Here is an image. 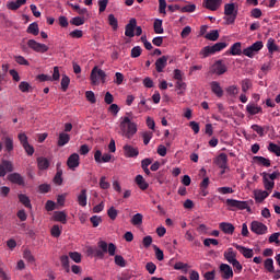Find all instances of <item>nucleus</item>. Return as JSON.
Instances as JSON below:
<instances>
[{"instance_id":"obj_36","label":"nucleus","mask_w":280,"mask_h":280,"mask_svg":"<svg viewBox=\"0 0 280 280\" xmlns=\"http://www.w3.org/2000/svg\"><path fill=\"white\" fill-rule=\"evenodd\" d=\"M27 34H33V36H38L40 30L38 28V23L33 22L28 25L26 30Z\"/></svg>"},{"instance_id":"obj_42","label":"nucleus","mask_w":280,"mask_h":280,"mask_svg":"<svg viewBox=\"0 0 280 280\" xmlns=\"http://www.w3.org/2000/svg\"><path fill=\"white\" fill-rule=\"evenodd\" d=\"M175 89H177V91H179L177 93L178 95H183V93H185V91L187 90V83H185L183 80L176 81Z\"/></svg>"},{"instance_id":"obj_56","label":"nucleus","mask_w":280,"mask_h":280,"mask_svg":"<svg viewBox=\"0 0 280 280\" xmlns=\"http://www.w3.org/2000/svg\"><path fill=\"white\" fill-rule=\"evenodd\" d=\"M90 222H92L94 229H97L102 224V217L93 215L90 218Z\"/></svg>"},{"instance_id":"obj_7","label":"nucleus","mask_w":280,"mask_h":280,"mask_svg":"<svg viewBox=\"0 0 280 280\" xmlns=\"http://www.w3.org/2000/svg\"><path fill=\"white\" fill-rule=\"evenodd\" d=\"M8 172H14V164L9 160H2L0 163V178H3Z\"/></svg>"},{"instance_id":"obj_10","label":"nucleus","mask_w":280,"mask_h":280,"mask_svg":"<svg viewBox=\"0 0 280 280\" xmlns=\"http://www.w3.org/2000/svg\"><path fill=\"white\" fill-rule=\"evenodd\" d=\"M218 167L223 170L221 174H224V170H229V156L226 153H220L215 161Z\"/></svg>"},{"instance_id":"obj_17","label":"nucleus","mask_w":280,"mask_h":280,"mask_svg":"<svg viewBox=\"0 0 280 280\" xmlns=\"http://www.w3.org/2000/svg\"><path fill=\"white\" fill-rule=\"evenodd\" d=\"M223 257L229 264H233L237 261V252H235L233 247H230L224 252Z\"/></svg>"},{"instance_id":"obj_34","label":"nucleus","mask_w":280,"mask_h":280,"mask_svg":"<svg viewBox=\"0 0 280 280\" xmlns=\"http://www.w3.org/2000/svg\"><path fill=\"white\" fill-rule=\"evenodd\" d=\"M267 49L269 54H273L275 51H279V46L275 43V38L270 37L267 40Z\"/></svg>"},{"instance_id":"obj_15","label":"nucleus","mask_w":280,"mask_h":280,"mask_svg":"<svg viewBox=\"0 0 280 280\" xmlns=\"http://www.w3.org/2000/svg\"><path fill=\"white\" fill-rule=\"evenodd\" d=\"M122 150H124L125 156L127 159H135V156H139V149H137L132 145L125 144Z\"/></svg>"},{"instance_id":"obj_59","label":"nucleus","mask_w":280,"mask_h":280,"mask_svg":"<svg viewBox=\"0 0 280 280\" xmlns=\"http://www.w3.org/2000/svg\"><path fill=\"white\" fill-rule=\"evenodd\" d=\"M50 233L52 237H58L59 235H62V230H60L59 225H54L50 230Z\"/></svg>"},{"instance_id":"obj_9","label":"nucleus","mask_w":280,"mask_h":280,"mask_svg":"<svg viewBox=\"0 0 280 280\" xmlns=\"http://www.w3.org/2000/svg\"><path fill=\"white\" fill-rule=\"evenodd\" d=\"M261 49H264V42L258 40L246 48V56L248 58H253V56H255V54H257L258 51H261Z\"/></svg>"},{"instance_id":"obj_18","label":"nucleus","mask_w":280,"mask_h":280,"mask_svg":"<svg viewBox=\"0 0 280 280\" xmlns=\"http://www.w3.org/2000/svg\"><path fill=\"white\" fill-rule=\"evenodd\" d=\"M270 196V191L256 189L254 190V198L256 202H264L266 198Z\"/></svg>"},{"instance_id":"obj_63","label":"nucleus","mask_w":280,"mask_h":280,"mask_svg":"<svg viewBox=\"0 0 280 280\" xmlns=\"http://www.w3.org/2000/svg\"><path fill=\"white\" fill-rule=\"evenodd\" d=\"M141 51L142 49L140 48V46H135L131 49V58H139V56H141Z\"/></svg>"},{"instance_id":"obj_4","label":"nucleus","mask_w":280,"mask_h":280,"mask_svg":"<svg viewBox=\"0 0 280 280\" xmlns=\"http://www.w3.org/2000/svg\"><path fill=\"white\" fill-rule=\"evenodd\" d=\"M27 46L30 49H33V51H36L37 54H45L49 51V47L45 44H40L34 39H28Z\"/></svg>"},{"instance_id":"obj_43","label":"nucleus","mask_w":280,"mask_h":280,"mask_svg":"<svg viewBox=\"0 0 280 280\" xmlns=\"http://www.w3.org/2000/svg\"><path fill=\"white\" fill-rule=\"evenodd\" d=\"M153 30L155 34H163V21L162 20H155L153 24Z\"/></svg>"},{"instance_id":"obj_1","label":"nucleus","mask_w":280,"mask_h":280,"mask_svg":"<svg viewBox=\"0 0 280 280\" xmlns=\"http://www.w3.org/2000/svg\"><path fill=\"white\" fill-rule=\"evenodd\" d=\"M127 116L120 118V135L126 139H131L137 135V124L132 122L130 116H132V112L126 113Z\"/></svg>"},{"instance_id":"obj_41","label":"nucleus","mask_w":280,"mask_h":280,"mask_svg":"<svg viewBox=\"0 0 280 280\" xmlns=\"http://www.w3.org/2000/svg\"><path fill=\"white\" fill-rule=\"evenodd\" d=\"M131 224L133 226H140V224H143V214L137 213L131 218Z\"/></svg>"},{"instance_id":"obj_60","label":"nucleus","mask_w":280,"mask_h":280,"mask_svg":"<svg viewBox=\"0 0 280 280\" xmlns=\"http://www.w3.org/2000/svg\"><path fill=\"white\" fill-rule=\"evenodd\" d=\"M226 93L229 95H231L232 97H235V95H237V93H240V89H237V86H235V85H232L226 89Z\"/></svg>"},{"instance_id":"obj_55","label":"nucleus","mask_w":280,"mask_h":280,"mask_svg":"<svg viewBox=\"0 0 280 280\" xmlns=\"http://www.w3.org/2000/svg\"><path fill=\"white\" fill-rule=\"evenodd\" d=\"M85 97L91 104H95V102H97V100L95 98V93L93 91H86Z\"/></svg>"},{"instance_id":"obj_49","label":"nucleus","mask_w":280,"mask_h":280,"mask_svg":"<svg viewBox=\"0 0 280 280\" xmlns=\"http://www.w3.org/2000/svg\"><path fill=\"white\" fill-rule=\"evenodd\" d=\"M114 261L116 266H119L120 268H126V259H124V256L116 255Z\"/></svg>"},{"instance_id":"obj_13","label":"nucleus","mask_w":280,"mask_h":280,"mask_svg":"<svg viewBox=\"0 0 280 280\" xmlns=\"http://www.w3.org/2000/svg\"><path fill=\"white\" fill-rule=\"evenodd\" d=\"M110 159H113V155H110L109 153H104L102 155V152L100 150L94 153V160L96 163H110Z\"/></svg>"},{"instance_id":"obj_20","label":"nucleus","mask_w":280,"mask_h":280,"mask_svg":"<svg viewBox=\"0 0 280 280\" xmlns=\"http://www.w3.org/2000/svg\"><path fill=\"white\" fill-rule=\"evenodd\" d=\"M228 207H231L232 209H246V201H238L235 199H226Z\"/></svg>"},{"instance_id":"obj_51","label":"nucleus","mask_w":280,"mask_h":280,"mask_svg":"<svg viewBox=\"0 0 280 280\" xmlns=\"http://www.w3.org/2000/svg\"><path fill=\"white\" fill-rule=\"evenodd\" d=\"M268 150L270 152H272L273 154H276V156H280V147L279 144H275V143H269L268 145Z\"/></svg>"},{"instance_id":"obj_21","label":"nucleus","mask_w":280,"mask_h":280,"mask_svg":"<svg viewBox=\"0 0 280 280\" xmlns=\"http://www.w3.org/2000/svg\"><path fill=\"white\" fill-rule=\"evenodd\" d=\"M210 89L212 93L218 97H222L224 95V90H222V86H220V83L218 81H212L210 83Z\"/></svg>"},{"instance_id":"obj_61","label":"nucleus","mask_w":280,"mask_h":280,"mask_svg":"<svg viewBox=\"0 0 280 280\" xmlns=\"http://www.w3.org/2000/svg\"><path fill=\"white\" fill-rule=\"evenodd\" d=\"M280 233L276 232L269 236V244H280L279 243Z\"/></svg>"},{"instance_id":"obj_62","label":"nucleus","mask_w":280,"mask_h":280,"mask_svg":"<svg viewBox=\"0 0 280 280\" xmlns=\"http://www.w3.org/2000/svg\"><path fill=\"white\" fill-rule=\"evenodd\" d=\"M100 187H101V189H109L110 188V183L106 182V176L101 177Z\"/></svg>"},{"instance_id":"obj_47","label":"nucleus","mask_w":280,"mask_h":280,"mask_svg":"<svg viewBox=\"0 0 280 280\" xmlns=\"http://www.w3.org/2000/svg\"><path fill=\"white\" fill-rule=\"evenodd\" d=\"M68 5L72 8L74 12H78L80 15H84L88 12L86 8L81 9L80 4L68 3Z\"/></svg>"},{"instance_id":"obj_37","label":"nucleus","mask_w":280,"mask_h":280,"mask_svg":"<svg viewBox=\"0 0 280 280\" xmlns=\"http://www.w3.org/2000/svg\"><path fill=\"white\" fill-rule=\"evenodd\" d=\"M205 38L207 40L215 42L218 40V38H220V32L218 30H212L205 35Z\"/></svg>"},{"instance_id":"obj_24","label":"nucleus","mask_w":280,"mask_h":280,"mask_svg":"<svg viewBox=\"0 0 280 280\" xmlns=\"http://www.w3.org/2000/svg\"><path fill=\"white\" fill-rule=\"evenodd\" d=\"M49 165H51V162L45 156L37 158V167L40 171L49 170Z\"/></svg>"},{"instance_id":"obj_23","label":"nucleus","mask_w":280,"mask_h":280,"mask_svg":"<svg viewBox=\"0 0 280 280\" xmlns=\"http://www.w3.org/2000/svg\"><path fill=\"white\" fill-rule=\"evenodd\" d=\"M52 220L55 222H61V224H67V212L66 211H55L52 214Z\"/></svg>"},{"instance_id":"obj_3","label":"nucleus","mask_w":280,"mask_h":280,"mask_svg":"<svg viewBox=\"0 0 280 280\" xmlns=\"http://www.w3.org/2000/svg\"><path fill=\"white\" fill-rule=\"evenodd\" d=\"M224 21L226 25H233L235 19H237V10H235V3H228L224 5Z\"/></svg>"},{"instance_id":"obj_64","label":"nucleus","mask_w":280,"mask_h":280,"mask_svg":"<svg viewBox=\"0 0 280 280\" xmlns=\"http://www.w3.org/2000/svg\"><path fill=\"white\" fill-rule=\"evenodd\" d=\"M262 12H261V9L259 8H255L250 11V16L252 19H260Z\"/></svg>"},{"instance_id":"obj_19","label":"nucleus","mask_w":280,"mask_h":280,"mask_svg":"<svg viewBox=\"0 0 280 280\" xmlns=\"http://www.w3.org/2000/svg\"><path fill=\"white\" fill-rule=\"evenodd\" d=\"M167 67V56H162L155 61V70L158 73H163V69Z\"/></svg>"},{"instance_id":"obj_22","label":"nucleus","mask_w":280,"mask_h":280,"mask_svg":"<svg viewBox=\"0 0 280 280\" xmlns=\"http://www.w3.org/2000/svg\"><path fill=\"white\" fill-rule=\"evenodd\" d=\"M212 71L217 73V75H222L226 73V66L219 60L212 66Z\"/></svg>"},{"instance_id":"obj_33","label":"nucleus","mask_w":280,"mask_h":280,"mask_svg":"<svg viewBox=\"0 0 280 280\" xmlns=\"http://www.w3.org/2000/svg\"><path fill=\"white\" fill-rule=\"evenodd\" d=\"M200 56L202 58H209V56H213L215 54V50L213 49V46H206L200 50Z\"/></svg>"},{"instance_id":"obj_46","label":"nucleus","mask_w":280,"mask_h":280,"mask_svg":"<svg viewBox=\"0 0 280 280\" xmlns=\"http://www.w3.org/2000/svg\"><path fill=\"white\" fill-rule=\"evenodd\" d=\"M226 47H229V44L219 42L212 46V49L214 50V54H218V51H222V49H226Z\"/></svg>"},{"instance_id":"obj_12","label":"nucleus","mask_w":280,"mask_h":280,"mask_svg":"<svg viewBox=\"0 0 280 280\" xmlns=\"http://www.w3.org/2000/svg\"><path fill=\"white\" fill-rule=\"evenodd\" d=\"M220 272H221L222 279L229 280V279H232L233 277V268H231V266L226 264L220 265Z\"/></svg>"},{"instance_id":"obj_44","label":"nucleus","mask_w":280,"mask_h":280,"mask_svg":"<svg viewBox=\"0 0 280 280\" xmlns=\"http://www.w3.org/2000/svg\"><path fill=\"white\" fill-rule=\"evenodd\" d=\"M69 84H71V79H69L67 74H63L61 79V89L63 92H66L67 89H69Z\"/></svg>"},{"instance_id":"obj_14","label":"nucleus","mask_w":280,"mask_h":280,"mask_svg":"<svg viewBox=\"0 0 280 280\" xmlns=\"http://www.w3.org/2000/svg\"><path fill=\"white\" fill-rule=\"evenodd\" d=\"M222 5V0H206L203 2V8L207 10H211V12H215Z\"/></svg>"},{"instance_id":"obj_6","label":"nucleus","mask_w":280,"mask_h":280,"mask_svg":"<svg viewBox=\"0 0 280 280\" xmlns=\"http://www.w3.org/2000/svg\"><path fill=\"white\" fill-rule=\"evenodd\" d=\"M250 230L253 233H256V235H266V233H268V226L259 221H253Z\"/></svg>"},{"instance_id":"obj_25","label":"nucleus","mask_w":280,"mask_h":280,"mask_svg":"<svg viewBox=\"0 0 280 280\" xmlns=\"http://www.w3.org/2000/svg\"><path fill=\"white\" fill-rule=\"evenodd\" d=\"M69 141H71V136L69 133H66V132L59 133L58 142H57L59 148H65V145H67Z\"/></svg>"},{"instance_id":"obj_45","label":"nucleus","mask_w":280,"mask_h":280,"mask_svg":"<svg viewBox=\"0 0 280 280\" xmlns=\"http://www.w3.org/2000/svg\"><path fill=\"white\" fill-rule=\"evenodd\" d=\"M69 257L70 259H72V261H74L75 264H80V261H82V254L78 253V252H70L69 253Z\"/></svg>"},{"instance_id":"obj_57","label":"nucleus","mask_w":280,"mask_h":280,"mask_svg":"<svg viewBox=\"0 0 280 280\" xmlns=\"http://www.w3.org/2000/svg\"><path fill=\"white\" fill-rule=\"evenodd\" d=\"M18 138L22 147L27 145L30 143L27 140V135H25V132L19 133Z\"/></svg>"},{"instance_id":"obj_52","label":"nucleus","mask_w":280,"mask_h":280,"mask_svg":"<svg viewBox=\"0 0 280 280\" xmlns=\"http://www.w3.org/2000/svg\"><path fill=\"white\" fill-rule=\"evenodd\" d=\"M107 215L108 218H110L112 220H117V215H119V211H117V209H115V207H110L107 210Z\"/></svg>"},{"instance_id":"obj_31","label":"nucleus","mask_w":280,"mask_h":280,"mask_svg":"<svg viewBox=\"0 0 280 280\" xmlns=\"http://www.w3.org/2000/svg\"><path fill=\"white\" fill-rule=\"evenodd\" d=\"M77 200L80 207H86V200H88L86 189H82L80 191V194L77 197Z\"/></svg>"},{"instance_id":"obj_48","label":"nucleus","mask_w":280,"mask_h":280,"mask_svg":"<svg viewBox=\"0 0 280 280\" xmlns=\"http://www.w3.org/2000/svg\"><path fill=\"white\" fill-rule=\"evenodd\" d=\"M152 137H154V133L152 131L142 132V139H143L144 145H148V143H150V141L152 140Z\"/></svg>"},{"instance_id":"obj_38","label":"nucleus","mask_w":280,"mask_h":280,"mask_svg":"<svg viewBox=\"0 0 280 280\" xmlns=\"http://www.w3.org/2000/svg\"><path fill=\"white\" fill-rule=\"evenodd\" d=\"M264 266H265V269L267 270V272L275 273V260H272V258H267L264 261Z\"/></svg>"},{"instance_id":"obj_40","label":"nucleus","mask_w":280,"mask_h":280,"mask_svg":"<svg viewBox=\"0 0 280 280\" xmlns=\"http://www.w3.org/2000/svg\"><path fill=\"white\" fill-rule=\"evenodd\" d=\"M108 24L110 25V27H113L114 32H117L119 27V22L117 21V18H115L114 14L108 15Z\"/></svg>"},{"instance_id":"obj_58","label":"nucleus","mask_w":280,"mask_h":280,"mask_svg":"<svg viewBox=\"0 0 280 280\" xmlns=\"http://www.w3.org/2000/svg\"><path fill=\"white\" fill-rule=\"evenodd\" d=\"M88 252L91 253L92 255L94 253L95 257H98V259H103L104 257V252L102 249H93V247H90Z\"/></svg>"},{"instance_id":"obj_50","label":"nucleus","mask_w":280,"mask_h":280,"mask_svg":"<svg viewBox=\"0 0 280 280\" xmlns=\"http://www.w3.org/2000/svg\"><path fill=\"white\" fill-rule=\"evenodd\" d=\"M55 185H62V170L57 167V173L54 177Z\"/></svg>"},{"instance_id":"obj_28","label":"nucleus","mask_w":280,"mask_h":280,"mask_svg":"<svg viewBox=\"0 0 280 280\" xmlns=\"http://www.w3.org/2000/svg\"><path fill=\"white\" fill-rule=\"evenodd\" d=\"M14 151V139L10 137H4V152L9 154Z\"/></svg>"},{"instance_id":"obj_8","label":"nucleus","mask_w":280,"mask_h":280,"mask_svg":"<svg viewBox=\"0 0 280 280\" xmlns=\"http://www.w3.org/2000/svg\"><path fill=\"white\" fill-rule=\"evenodd\" d=\"M226 54L230 56H242V54L246 56V48L242 49V43L236 42L230 47Z\"/></svg>"},{"instance_id":"obj_27","label":"nucleus","mask_w":280,"mask_h":280,"mask_svg":"<svg viewBox=\"0 0 280 280\" xmlns=\"http://www.w3.org/2000/svg\"><path fill=\"white\" fill-rule=\"evenodd\" d=\"M262 184H264L265 190L269 191V194H272V189H275V182L266 177V175H262Z\"/></svg>"},{"instance_id":"obj_26","label":"nucleus","mask_w":280,"mask_h":280,"mask_svg":"<svg viewBox=\"0 0 280 280\" xmlns=\"http://www.w3.org/2000/svg\"><path fill=\"white\" fill-rule=\"evenodd\" d=\"M219 229H221V231H223V233H226L228 235H233V233L235 232V226L226 222L220 223Z\"/></svg>"},{"instance_id":"obj_32","label":"nucleus","mask_w":280,"mask_h":280,"mask_svg":"<svg viewBox=\"0 0 280 280\" xmlns=\"http://www.w3.org/2000/svg\"><path fill=\"white\" fill-rule=\"evenodd\" d=\"M136 184L140 189H142V191H145V189L150 187V184H148L141 175L136 176Z\"/></svg>"},{"instance_id":"obj_54","label":"nucleus","mask_w":280,"mask_h":280,"mask_svg":"<svg viewBox=\"0 0 280 280\" xmlns=\"http://www.w3.org/2000/svg\"><path fill=\"white\" fill-rule=\"evenodd\" d=\"M70 23L72 25H75L77 27H80V25H84V18H80V16L72 18Z\"/></svg>"},{"instance_id":"obj_16","label":"nucleus","mask_w":280,"mask_h":280,"mask_svg":"<svg viewBox=\"0 0 280 280\" xmlns=\"http://www.w3.org/2000/svg\"><path fill=\"white\" fill-rule=\"evenodd\" d=\"M67 165L70 170H75V167H80V155L78 153H73L68 158Z\"/></svg>"},{"instance_id":"obj_11","label":"nucleus","mask_w":280,"mask_h":280,"mask_svg":"<svg viewBox=\"0 0 280 280\" xmlns=\"http://www.w3.org/2000/svg\"><path fill=\"white\" fill-rule=\"evenodd\" d=\"M137 27V19H131L125 26V36L128 38H135V30Z\"/></svg>"},{"instance_id":"obj_53","label":"nucleus","mask_w":280,"mask_h":280,"mask_svg":"<svg viewBox=\"0 0 280 280\" xmlns=\"http://www.w3.org/2000/svg\"><path fill=\"white\" fill-rule=\"evenodd\" d=\"M19 89L22 93H30V89H32V85H30V83L22 81L19 84Z\"/></svg>"},{"instance_id":"obj_39","label":"nucleus","mask_w":280,"mask_h":280,"mask_svg":"<svg viewBox=\"0 0 280 280\" xmlns=\"http://www.w3.org/2000/svg\"><path fill=\"white\" fill-rule=\"evenodd\" d=\"M255 163H258V165H264V167H270V160L264 158V156H254Z\"/></svg>"},{"instance_id":"obj_35","label":"nucleus","mask_w":280,"mask_h":280,"mask_svg":"<svg viewBox=\"0 0 280 280\" xmlns=\"http://www.w3.org/2000/svg\"><path fill=\"white\" fill-rule=\"evenodd\" d=\"M23 259H25L27 264H36V258L34 257V255H32V250L30 249H24Z\"/></svg>"},{"instance_id":"obj_2","label":"nucleus","mask_w":280,"mask_h":280,"mask_svg":"<svg viewBox=\"0 0 280 280\" xmlns=\"http://www.w3.org/2000/svg\"><path fill=\"white\" fill-rule=\"evenodd\" d=\"M90 80L93 86H97V84H100V80L102 81V84H106V72L96 66L91 71Z\"/></svg>"},{"instance_id":"obj_29","label":"nucleus","mask_w":280,"mask_h":280,"mask_svg":"<svg viewBox=\"0 0 280 280\" xmlns=\"http://www.w3.org/2000/svg\"><path fill=\"white\" fill-rule=\"evenodd\" d=\"M247 113H249V115H259V113H262L261 106L249 103L246 107Z\"/></svg>"},{"instance_id":"obj_5","label":"nucleus","mask_w":280,"mask_h":280,"mask_svg":"<svg viewBox=\"0 0 280 280\" xmlns=\"http://www.w3.org/2000/svg\"><path fill=\"white\" fill-rule=\"evenodd\" d=\"M7 180H9V183H12V185L25 187V177H23V175H21L20 173H10L7 176Z\"/></svg>"},{"instance_id":"obj_30","label":"nucleus","mask_w":280,"mask_h":280,"mask_svg":"<svg viewBox=\"0 0 280 280\" xmlns=\"http://www.w3.org/2000/svg\"><path fill=\"white\" fill-rule=\"evenodd\" d=\"M18 198L21 205H23L26 209H32V200H30V197H27V195L20 194L18 195Z\"/></svg>"}]
</instances>
